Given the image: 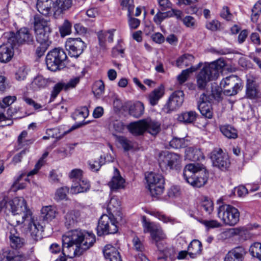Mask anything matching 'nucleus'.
Wrapping results in <instances>:
<instances>
[{
    "label": "nucleus",
    "mask_w": 261,
    "mask_h": 261,
    "mask_svg": "<svg viewBox=\"0 0 261 261\" xmlns=\"http://www.w3.org/2000/svg\"><path fill=\"white\" fill-rule=\"evenodd\" d=\"M160 254L158 256V259L167 260L169 258L171 260H174L176 258L179 259V252H176L175 248L172 247L166 248L165 250H162L160 248L159 249Z\"/></svg>",
    "instance_id": "nucleus-28"
},
{
    "label": "nucleus",
    "mask_w": 261,
    "mask_h": 261,
    "mask_svg": "<svg viewBox=\"0 0 261 261\" xmlns=\"http://www.w3.org/2000/svg\"><path fill=\"white\" fill-rule=\"evenodd\" d=\"M71 23L68 20H65L59 28L61 36L64 37L69 35L71 32Z\"/></svg>",
    "instance_id": "nucleus-52"
},
{
    "label": "nucleus",
    "mask_w": 261,
    "mask_h": 261,
    "mask_svg": "<svg viewBox=\"0 0 261 261\" xmlns=\"http://www.w3.org/2000/svg\"><path fill=\"white\" fill-rule=\"evenodd\" d=\"M117 141L121 144L125 151H128L133 148V144L131 141L123 136L117 137Z\"/></svg>",
    "instance_id": "nucleus-47"
},
{
    "label": "nucleus",
    "mask_w": 261,
    "mask_h": 261,
    "mask_svg": "<svg viewBox=\"0 0 261 261\" xmlns=\"http://www.w3.org/2000/svg\"><path fill=\"white\" fill-rule=\"evenodd\" d=\"M145 179L148 190L152 197H158L163 193L165 181L161 174L150 172L145 174Z\"/></svg>",
    "instance_id": "nucleus-9"
},
{
    "label": "nucleus",
    "mask_w": 261,
    "mask_h": 261,
    "mask_svg": "<svg viewBox=\"0 0 261 261\" xmlns=\"http://www.w3.org/2000/svg\"><path fill=\"white\" fill-rule=\"evenodd\" d=\"M80 77H75L70 80V81L67 83H65V91L68 90L69 89L73 88L75 87L77 84L80 82Z\"/></svg>",
    "instance_id": "nucleus-63"
},
{
    "label": "nucleus",
    "mask_w": 261,
    "mask_h": 261,
    "mask_svg": "<svg viewBox=\"0 0 261 261\" xmlns=\"http://www.w3.org/2000/svg\"><path fill=\"white\" fill-rule=\"evenodd\" d=\"M211 158L214 166L222 171L228 170L230 166L228 155L224 152L221 148L214 149L211 152Z\"/></svg>",
    "instance_id": "nucleus-12"
},
{
    "label": "nucleus",
    "mask_w": 261,
    "mask_h": 261,
    "mask_svg": "<svg viewBox=\"0 0 261 261\" xmlns=\"http://www.w3.org/2000/svg\"><path fill=\"white\" fill-rule=\"evenodd\" d=\"M119 220H120L119 218L110 215H102L99 220L97 227L98 236L116 233L118 230L117 223Z\"/></svg>",
    "instance_id": "nucleus-7"
},
{
    "label": "nucleus",
    "mask_w": 261,
    "mask_h": 261,
    "mask_svg": "<svg viewBox=\"0 0 261 261\" xmlns=\"http://www.w3.org/2000/svg\"><path fill=\"white\" fill-rule=\"evenodd\" d=\"M67 55L61 48H55L50 50L46 57L47 68L52 71L63 68L66 66Z\"/></svg>",
    "instance_id": "nucleus-6"
},
{
    "label": "nucleus",
    "mask_w": 261,
    "mask_h": 261,
    "mask_svg": "<svg viewBox=\"0 0 261 261\" xmlns=\"http://www.w3.org/2000/svg\"><path fill=\"white\" fill-rule=\"evenodd\" d=\"M68 192L69 188L67 187H63L58 188L55 193V199L57 201L65 199Z\"/></svg>",
    "instance_id": "nucleus-48"
},
{
    "label": "nucleus",
    "mask_w": 261,
    "mask_h": 261,
    "mask_svg": "<svg viewBox=\"0 0 261 261\" xmlns=\"http://www.w3.org/2000/svg\"><path fill=\"white\" fill-rule=\"evenodd\" d=\"M95 241V236L92 232L79 229L72 230L63 236L62 247L57 243H53L49 247V251L54 254L62 251L63 256L73 258L81 255L89 249Z\"/></svg>",
    "instance_id": "nucleus-1"
},
{
    "label": "nucleus",
    "mask_w": 261,
    "mask_h": 261,
    "mask_svg": "<svg viewBox=\"0 0 261 261\" xmlns=\"http://www.w3.org/2000/svg\"><path fill=\"white\" fill-rule=\"evenodd\" d=\"M41 213L44 219L46 221H51L58 214L57 207L53 205L43 206L42 208Z\"/></svg>",
    "instance_id": "nucleus-32"
},
{
    "label": "nucleus",
    "mask_w": 261,
    "mask_h": 261,
    "mask_svg": "<svg viewBox=\"0 0 261 261\" xmlns=\"http://www.w3.org/2000/svg\"><path fill=\"white\" fill-rule=\"evenodd\" d=\"M198 109L205 118L211 119L213 117L212 105L210 102L199 103Z\"/></svg>",
    "instance_id": "nucleus-37"
},
{
    "label": "nucleus",
    "mask_w": 261,
    "mask_h": 261,
    "mask_svg": "<svg viewBox=\"0 0 261 261\" xmlns=\"http://www.w3.org/2000/svg\"><path fill=\"white\" fill-rule=\"evenodd\" d=\"M179 156L168 151L161 152L159 156L158 162L160 168L163 171L173 169L175 166Z\"/></svg>",
    "instance_id": "nucleus-15"
},
{
    "label": "nucleus",
    "mask_w": 261,
    "mask_h": 261,
    "mask_svg": "<svg viewBox=\"0 0 261 261\" xmlns=\"http://www.w3.org/2000/svg\"><path fill=\"white\" fill-rule=\"evenodd\" d=\"M202 63H199L197 66H191L190 68L184 70L180 73V84L185 82L189 77L190 74L199 69Z\"/></svg>",
    "instance_id": "nucleus-40"
},
{
    "label": "nucleus",
    "mask_w": 261,
    "mask_h": 261,
    "mask_svg": "<svg viewBox=\"0 0 261 261\" xmlns=\"http://www.w3.org/2000/svg\"><path fill=\"white\" fill-rule=\"evenodd\" d=\"M54 3L52 0H37L36 8L41 14L47 16L51 13Z\"/></svg>",
    "instance_id": "nucleus-27"
},
{
    "label": "nucleus",
    "mask_w": 261,
    "mask_h": 261,
    "mask_svg": "<svg viewBox=\"0 0 261 261\" xmlns=\"http://www.w3.org/2000/svg\"><path fill=\"white\" fill-rule=\"evenodd\" d=\"M221 133L229 139H236L238 137L237 130L229 125H224L220 126Z\"/></svg>",
    "instance_id": "nucleus-35"
},
{
    "label": "nucleus",
    "mask_w": 261,
    "mask_h": 261,
    "mask_svg": "<svg viewBox=\"0 0 261 261\" xmlns=\"http://www.w3.org/2000/svg\"><path fill=\"white\" fill-rule=\"evenodd\" d=\"M183 176L188 183L193 187L200 188L206 183L208 173L202 164H189L184 168Z\"/></svg>",
    "instance_id": "nucleus-3"
},
{
    "label": "nucleus",
    "mask_w": 261,
    "mask_h": 261,
    "mask_svg": "<svg viewBox=\"0 0 261 261\" xmlns=\"http://www.w3.org/2000/svg\"><path fill=\"white\" fill-rule=\"evenodd\" d=\"M224 94L227 96L236 95L242 87L241 80L236 75H230L223 79L220 83Z\"/></svg>",
    "instance_id": "nucleus-10"
},
{
    "label": "nucleus",
    "mask_w": 261,
    "mask_h": 261,
    "mask_svg": "<svg viewBox=\"0 0 261 261\" xmlns=\"http://www.w3.org/2000/svg\"><path fill=\"white\" fill-rule=\"evenodd\" d=\"M162 11L159 10V12L154 15L153 18L154 22L158 25L160 24L162 22L168 18V17L171 16L173 13L170 11L162 12Z\"/></svg>",
    "instance_id": "nucleus-46"
},
{
    "label": "nucleus",
    "mask_w": 261,
    "mask_h": 261,
    "mask_svg": "<svg viewBox=\"0 0 261 261\" xmlns=\"http://www.w3.org/2000/svg\"><path fill=\"white\" fill-rule=\"evenodd\" d=\"M185 160L196 161L202 157V152L200 150L194 149L192 147L187 148L185 149Z\"/></svg>",
    "instance_id": "nucleus-34"
},
{
    "label": "nucleus",
    "mask_w": 261,
    "mask_h": 261,
    "mask_svg": "<svg viewBox=\"0 0 261 261\" xmlns=\"http://www.w3.org/2000/svg\"><path fill=\"white\" fill-rule=\"evenodd\" d=\"M197 114L194 111H189L182 114V121L184 123H192L196 119Z\"/></svg>",
    "instance_id": "nucleus-51"
},
{
    "label": "nucleus",
    "mask_w": 261,
    "mask_h": 261,
    "mask_svg": "<svg viewBox=\"0 0 261 261\" xmlns=\"http://www.w3.org/2000/svg\"><path fill=\"white\" fill-rule=\"evenodd\" d=\"M218 217L226 224L234 226L240 220V212L230 204H223L218 209Z\"/></svg>",
    "instance_id": "nucleus-8"
},
{
    "label": "nucleus",
    "mask_w": 261,
    "mask_h": 261,
    "mask_svg": "<svg viewBox=\"0 0 261 261\" xmlns=\"http://www.w3.org/2000/svg\"><path fill=\"white\" fill-rule=\"evenodd\" d=\"M17 99L15 96H7L3 98L2 100H0V107L5 109L14 103Z\"/></svg>",
    "instance_id": "nucleus-54"
},
{
    "label": "nucleus",
    "mask_w": 261,
    "mask_h": 261,
    "mask_svg": "<svg viewBox=\"0 0 261 261\" xmlns=\"http://www.w3.org/2000/svg\"><path fill=\"white\" fill-rule=\"evenodd\" d=\"M225 65L224 60L221 59L205 65L197 76L198 87L203 89L207 83L217 79Z\"/></svg>",
    "instance_id": "nucleus-4"
},
{
    "label": "nucleus",
    "mask_w": 261,
    "mask_h": 261,
    "mask_svg": "<svg viewBox=\"0 0 261 261\" xmlns=\"http://www.w3.org/2000/svg\"><path fill=\"white\" fill-rule=\"evenodd\" d=\"M145 127L150 134L156 135L160 130V125L156 122L152 121L149 118L145 119Z\"/></svg>",
    "instance_id": "nucleus-36"
},
{
    "label": "nucleus",
    "mask_w": 261,
    "mask_h": 261,
    "mask_svg": "<svg viewBox=\"0 0 261 261\" xmlns=\"http://www.w3.org/2000/svg\"><path fill=\"white\" fill-rule=\"evenodd\" d=\"M194 61V57L189 54H184L180 56V66H188Z\"/></svg>",
    "instance_id": "nucleus-50"
},
{
    "label": "nucleus",
    "mask_w": 261,
    "mask_h": 261,
    "mask_svg": "<svg viewBox=\"0 0 261 261\" xmlns=\"http://www.w3.org/2000/svg\"><path fill=\"white\" fill-rule=\"evenodd\" d=\"M201 224L204 225L207 229L218 228L221 226V224L216 220H202L200 221Z\"/></svg>",
    "instance_id": "nucleus-56"
},
{
    "label": "nucleus",
    "mask_w": 261,
    "mask_h": 261,
    "mask_svg": "<svg viewBox=\"0 0 261 261\" xmlns=\"http://www.w3.org/2000/svg\"><path fill=\"white\" fill-rule=\"evenodd\" d=\"M125 179L120 175L119 170L115 168L114 175L109 181L108 185L113 191H116L124 188Z\"/></svg>",
    "instance_id": "nucleus-21"
},
{
    "label": "nucleus",
    "mask_w": 261,
    "mask_h": 261,
    "mask_svg": "<svg viewBox=\"0 0 261 261\" xmlns=\"http://www.w3.org/2000/svg\"><path fill=\"white\" fill-rule=\"evenodd\" d=\"M9 238L10 245L13 248L19 249L24 245V239L20 237L19 233L14 227L10 228Z\"/></svg>",
    "instance_id": "nucleus-23"
},
{
    "label": "nucleus",
    "mask_w": 261,
    "mask_h": 261,
    "mask_svg": "<svg viewBox=\"0 0 261 261\" xmlns=\"http://www.w3.org/2000/svg\"><path fill=\"white\" fill-rule=\"evenodd\" d=\"M144 106L142 102L138 101L136 102L134 106L129 110L130 115L136 118L140 117L144 113Z\"/></svg>",
    "instance_id": "nucleus-38"
},
{
    "label": "nucleus",
    "mask_w": 261,
    "mask_h": 261,
    "mask_svg": "<svg viewBox=\"0 0 261 261\" xmlns=\"http://www.w3.org/2000/svg\"><path fill=\"white\" fill-rule=\"evenodd\" d=\"M121 5L123 9L125 8L127 10L128 16L132 15L135 7L133 0H122Z\"/></svg>",
    "instance_id": "nucleus-55"
},
{
    "label": "nucleus",
    "mask_w": 261,
    "mask_h": 261,
    "mask_svg": "<svg viewBox=\"0 0 261 261\" xmlns=\"http://www.w3.org/2000/svg\"><path fill=\"white\" fill-rule=\"evenodd\" d=\"M142 222L144 232L150 233L152 239L155 242L156 245L159 249L160 246L158 242L165 238V234L162 228L153 222L147 221L145 216L143 217Z\"/></svg>",
    "instance_id": "nucleus-14"
},
{
    "label": "nucleus",
    "mask_w": 261,
    "mask_h": 261,
    "mask_svg": "<svg viewBox=\"0 0 261 261\" xmlns=\"http://www.w3.org/2000/svg\"><path fill=\"white\" fill-rule=\"evenodd\" d=\"M133 248L136 251L142 253L145 250L143 242L137 237L135 236L132 240Z\"/></svg>",
    "instance_id": "nucleus-53"
},
{
    "label": "nucleus",
    "mask_w": 261,
    "mask_h": 261,
    "mask_svg": "<svg viewBox=\"0 0 261 261\" xmlns=\"http://www.w3.org/2000/svg\"><path fill=\"white\" fill-rule=\"evenodd\" d=\"M33 23L37 42L50 45L49 35L51 30L49 21L39 14H36L34 16Z\"/></svg>",
    "instance_id": "nucleus-5"
},
{
    "label": "nucleus",
    "mask_w": 261,
    "mask_h": 261,
    "mask_svg": "<svg viewBox=\"0 0 261 261\" xmlns=\"http://www.w3.org/2000/svg\"><path fill=\"white\" fill-rule=\"evenodd\" d=\"M103 252L105 258L109 261H122L119 252L111 245H106Z\"/></svg>",
    "instance_id": "nucleus-25"
},
{
    "label": "nucleus",
    "mask_w": 261,
    "mask_h": 261,
    "mask_svg": "<svg viewBox=\"0 0 261 261\" xmlns=\"http://www.w3.org/2000/svg\"><path fill=\"white\" fill-rule=\"evenodd\" d=\"M145 124V119H142L130 123L128 125L127 128L129 132L134 135H141L146 130Z\"/></svg>",
    "instance_id": "nucleus-29"
},
{
    "label": "nucleus",
    "mask_w": 261,
    "mask_h": 261,
    "mask_svg": "<svg viewBox=\"0 0 261 261\" xmlns=\"http://www.w3.org/2000/svg\"><path fill=\"white\" fill-rule=\"evenodd\" d=\"M65 225L69 228L81 220V213L79 210H70L64 216Z\"/></svg>",
    "instance_id": "nucleus-19"
},
{
    "label": "nucleus",
    "mask_w": 261,
    "mask_h": 261,
    "mask_svg": "<svg viewBox=\"0 0 261 261\" xmlns=\"http://www.w3.org/2000/svg\"><path fill=\"white\" fill-rule=\"evenodd\" d=\"M90 188V184L87 179H80L77 182H75L71 187L70 192L76 194L80 193L87 192Z\"/></svg>",
    "instance_id": "nucleus-30"
},
{
    "label": "nucleus",
    "mask_w": 261,
    "mask_h": 261,
    "mask_svg": "<svg viewBox=\"0 0 261 261\" xmlns=\"http://www.w3.org/2000/svg\"><path fill=\"white\" fill-rule=\"evenodd\" d=\"M261 14V1H258L254 5L252 9L251 20L253 23H257L259 17Z\"/></svg>",
    "instance_id": "nucleus-44"
},
{
    "label": "nucleus",
    "mask_w": 261,
    "mask_h": 261,
    "mask_svg": "<svg viewBox=\"0 0 261 261\" xmlns=\"http://www.w3.org/2000/svg\"><path fill=\"white\" fill-rule=\"evenodd\" d=\"M150 214L157 218L159 220L165 223H170L173 225L175 223L178 222L175 219L171 217H168L159 212H151Z\"/></svg>",
    "instance_id": "nucleus-39"
},
{
    "label": "nucleus",
    "mask_w": 261,
    "mask_h": 261,
    "mask_svg": "<svg viewBox=\"0 0 261 261\" xmlns=\"http://www.w3.org/2000/svg\"><path fill=\"white\" fill-rule=\"evenodd\" d=\"M182 21L187 27L194 28L196 27L195 19L192 16H187L185 17Z\"/></svg>",
    "instance_id": "nucleus-62"
},
{
    "label": "nucleus",
    "mask_w": 261,
    "mask_h": 261,
    "mask_svg": "<svg viewBox=\"0 0 261 261\" xmlns=\"http://www.w3.org/2000/svg\"><path fill=\"white\" fill-rule=\"evenodd\" d=\"M121 41H119L117 45L112 49V54L114 56H117L119 54H124V49L122 46Z\"/></svg>",
    "instance_id": "nucleus-64"
},
{
    "label": "nucleus",
    "mask_w": 261,
    "mask_h": 261,
    "mask_svg": "<svg viewBox=\"0 0 261 261\" xmlns=\"http://www.w3.org/2000/svg\"><path fill=\"white\" fill-rule=\"evenodd\" d=\"M104 163V159L100 156L97 160L88 161L90 169L92 171H97Z\"/></svg>",
    "instance_id": "nucleus-49"
},
{
    "label": "nucleus",
    "mask_w": 261,
    "mask_h": 261,
    "mask_svg": "<svg viewBox=\"0 0 261 261\" xmlns=\"http://www.w3.org/2000/svg\"><path fill=\"white\" fill-rule=\"evenodd\" d=\"M6 212H11L13 215L11 220L12 225H22L25 233L34 240L41 238L43 227L35 220L23 198L15 197L7 202Z\"/></svg>",
    "instance_id": "nucleus-2"
},
{
    "label": "nucleus",
    "mask_w": 261,
    "mask_h": 261,
    "mask_svg": "<svg viewBox=\"0 0 261 261\" xmlns=\"http://www.w3.org/2000/svg\"><path fill=\"white\" fill-rule=\"evenodd\" d=\"M165 90L164 86L161 85L149 94L148 99L151 106H154L158 103L159 100L164 96Z\"/></svg>",
    "instance_id": "nucleus-31"
},
{
    "label": "nucleus",
    "mask_w": 261,
    "mask_h": 261,
    "mask_svg": "<svg viewBox=\"0 0 261 261\" xmlns=\"http://www.w3.org/2000/svg\"><path fill=\"white\" fill-rule=\"evenodd\" d=\"M246 94L250 99H256L261 96V93L257 85L246 88Z\"/></svg>",
    "instance_id": "nucleus-42"
},
{
    "label": "nucleus",
    "mask_w": 261,
    "mask_h": 261,
    "mask_svg": "<svg viewBox=\"0 0 261 261\" xmlns=\"http://www.w3.org/2000/svg\"><path fill=\"white\" fill-rule=\"evenodd\" d=\"M28 133L25 130H23L18 137L17 145L16 146L17 150L23 148H27L29 150L30 145L32 144L34 140L33 139H27Z\"/></svg>",
    "instance_id": "nucleus-33"
},
{
    "label": "nucleus",
    "mask_w": 261,
    "mask_h": 261,
    "mask_svg": "<svg viewBox=\"0 0 261 261\" xmlns=\"http://www.w3.org/2000/svg\"><path fill=\"white\" fill-rule=\"evenodd\" d=\"M107 211L109 215L120 218L121 220L122 214L120 212L119 201L115 198H112L107 205Z\"/></svg>",
    "instance_id": "nucleus-24"
},
{
    "label": "nucleus",
    "mask_w": 261,
    "mask_h": 261,
    "mask_svg": "<svg viewBox=\"0 0 261 261\" xmlns=\"http://www.w3.org/2000/svg\"><path fill=\"white\" fill-rule=\"evenodd\" d=\"M251 255L261 260V243L255 242L251 245L249 248Z\"/></svg>",
    "instance_id": "nucleus-45"
},
{
    "label": "nucleus",
    "mask_w": 261,
    "mask_h": 261,
    "mask_svg": "<svg viewBox=\"0 0 261 261\" xmlns=\"http://www.w3.org/2000/svg\"><path fill=\"white\" fill-rule=\"evenodd\" d=\"M47 84V81L42 76L38 75L34 78L32 82V87L34 90H36L45 87Z\"/></svg>",
    "instance_id": "nucleus-41"
},
{
    "label": "nucleus",
    "mask_w": 261,
    "mask_h": 261,
    "mask_svg": "<svg viewBox=\"0 0 261 261\" xmlns=\"http://www.w3.org/2000/svg\"><path fill=\"white\" fill-rule=\"evenodd\" d=\"M245 254L246 251L243 247H236L226 254L224 261H243Z\"/></svg>",
    "instance_id": "nucleus-20"
},
{
    "label": "nucleus",
    "mask_w": 261,
    "mask_h": 261,
    "mask_svg": "<svg viewBox=\"0 0 261 261\" xmlns=\"http://www.w3.org/2000/svg\"><path fill=\"white\" fill-rule=\"evenodd\" d=\"M72 5V0H56L53 10L55 16H59L68 11Z\"/></svg>",
    "instance_id": "nucleus-22"
},
{
    "label": "nucleus",
    "mask_w": 261,
    "mask_h": 261,
    "mask_svg": "<svg viewBox=\"0 0 261 261\" xmlns=\"http://www.w3.org/2000/svg\"><path fill=\"white\" fill-rule=\"evenodd\" d=\"M34 42V36L31 31L25 27L19 30L15 36L9 38V42L13 43L14 46L31 45L33 44Z\"/></svg>",
    "instance_id": "nucleus-11"
},
{
    "label": "nucleus",
    "mask_w": 261,
    "mask_h": 261,
    "mask_svg": "<svg viewBox=\"0 0 261 261\" xmlns=\"http://www.w3.org/2000/svg\"><path fill=\"white\" fill-rule=\"evenodd\" d=\"M220 16L223 19L229 21L232 18V14L230 13L229 9L227 6H224L220 13Z\"/></svg>",
    "instance_id": "nucleus-60"
},
{
    "label": "nucleus",
    "mask_w": 261,
    "mask_h": 261,
    "mask_svg": "<svg viewBox=\"0 0 261 261\" xmlns=\"http://www.w3.org/2000/svg\"><path fill=\"white\" fill-rule=\"evenodd\" d=\"M28 257L16 250H3L0 253V261H26Z\"/></svg>",
    "instance_id": "nucleus-17"
},
{
    "label": "nucleus",
    "mask_w": 261,
    "mask_h": 261,
    "mask_svg": "<svg viewBox=\"0 0 261 261\" xmlns=\"http://www.w3.org/2000/svg\"><path fill=\"white\" fill-rule=\"evenodd\" d=\"M82 173L83 171L82 170L79 169H74L72 170L69 173V177L70 179H74L73 181L74 182V180L76 181L80 179H82L81 177L82 175Z\"/></svg>",
    "instance_id": "nucleus-59"
},
{
    "label": "nucleus",
    "mask_w": 261,
    "mask_h": 261,
    "mask_svg": "<svg viewBox=\"0 0 261 261\" xmlns=\"http://www.w3.org/2000/svg\"><path fill=\"white\" fill-rule=\"evenodd\" d=\"M63 89L65 90V83L60 82L56 84L54 86L53 90L51 92V97L53 98H55L61 92V91Z\"/></svg>",
    "instance_id": "nucleus-57"
},
{
    "label": "nucleus",
    "mask_w": 261,
    "mask_h": 261,
    "mask_svg": "<svg viewBox=\"0 0 261 261\" xmlns=\"http://www.w3.org/2000/svg\"><path fill=\"white\" fill-rule=\"evenodd\" d=\"M13 43L9 42L0 46V62L7 63L9 62L13 56Z\"/></svg>",
    "instance_id": "nucleus-18"
},
{
    "label": "nucleus",
    "mask_w": 261,
    "mask_h": 261,
    "mask_svg": "<svg viewBox=\"0 0 261 261\" xmlns=\"http://www.w3.org/2000/svg\"><path fill=\"white\" fill-rule=\"evenodd\" d=\"M65 47L70 57L77 58L83 54L87 45L80 38H70L66 41Z\"/></svg>",
    "instance_id": "nucleus-13"
},
{
    "label": "nucleus",
    "mask_w": 261,
    "mask_h": 261,
    "mask_svg": "<svg viewBox=\"0 0 261 261\" xmlns=\"http://www.w3.org/2000/svg\"><path fill=\"white\" fill-rule=\"evenodd\" d=\"M202 251V244L197 240H193L188 246V251H180V259L195 258Z\"/></svg>",
    "instance_id": "nucleus-16"
},
{
    "label": "nucleus",
    "mask_w": 261,
    "mask_h": 261,
    "mask_svg": "<svg viewBox=\"0 0 261 261\" xmlns=\"http://www.w3.org/2000/svg\"><path fill=\"white\" fill-rule=\"evenodd\" d=\"M109 126L117 133H122L125 129V125L121 120H116L113 117L110 119Z\"/></svg>",
    "instance_id": "nucleus-43"
},
{
    "label": "nucleus",
    "mask_w": 261,
    "mask_h": 261,
    "mask_svg": "<svg viewBox=\"0 0 261 261\" xmlns=\"http://www.w3.org/2000/svg\"><path fill=\"white\" fill-rule=\"evenodd\" d=\"M179 91L174 92L170 97L168 102L163 108V111L168 113L179 108Z\"/></svg>",
    "instance_id": "nucleus-26"
},
{
    "label": "nucleus",
    "mask_w": 261,
    "mask_h": 261,
    "mask_svg": "<svg viewBox=\"0 0 261 261\" xmlns=\"http://www.w3.org/2000/svg\"><path fill=\"white\" fill-rule=\"evenodd\" d=\"M93 89L95 94H102L104 92L105 90V85L103 82L101 80L96 81L94 83Z\"/></svg>",
    "instance_id": "nucleus-58"
},
{
    "label": "nucleus",
    "mask_w": 261,
    "mask_h": 261,
    "mask_svg": "<svg viewBox=\"0 0 261 261\" xmlns=\"http://www.w3.org/2000/svg\"><path fill=\"white\" fill-rule=\"evenodd\" d=\"M28 74L26 68L24 66L20 67L16 73V79L18 81L24 80Z\"/></svg>",
    "instance_id": "nucleus-61"
}]
</instances>
